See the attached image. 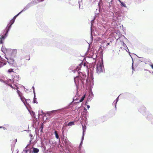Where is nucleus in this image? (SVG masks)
Masks as SVG:
<instances>
[{"mask_svg": "<svg viewBox=\"0 0 153 153\" xmlns=\"http://www.w3.org/2000/svg\"><path fill=\"white\" fill-rule=\"evenodd\" d=\"M41 128H42V129H43V127L42 126H41Z\"/></svg>", "mask_w": 153, "mask_h": 153, "instance_id": "obj_28", "label": "nucleus"}, {"mask_svg": "<svg viewBox=\"0 0 153 153\" xmlns=\"http://www.w3.org/2000/svg\"><path fill=\"white\" fill-rule=\"evenodd\" d=\"M7 84L8 85H9L12 88H13V87H12V85L11 84H10V83H8V82H7V84Z\"/></svg>", "mask_w": 153, "mask_h": 153, "instance_id": "obj_18", "label": "nucleus"}, {"mask_svg": "<svg viewBox=\"0 0 153 153\" xmlns=\"http://www.w3.org/2000/svg\"><path fill=\"white\" fill-rule=\"evenodd\" d=\"M109 44H110V43H107L106 44V46H107L108 45H109Z\"/></svg>", "mask_w": 153, "mask_h": 153, "instance_id": "obj_21", "label": "nucleus"}, {"mask_svg": "<svg viewBox=\"0 0 153 153\" xmlns=\"http://www.w3.org/2000/svg\"><path fill=\"white\" fill-rule=\"evenodd\" d=\"M12 80H11V79H9V80H8V81H7V82H8V83H10L9 82V81H10V82H12Z\"/></svg>", "mask_w": 153, "mask_h": 153, "instance_id": "obj_20", "label": "nucleus"}, {"mask_svg": "<svg viewBox=\"0 0 153 153\" xmlns=\"http://www.w3.org/2000/svg\"><path fill=\"white\" fill-rule=\"evenodd\" d=\"M14 79L16 81H18L20 79V78L19 76H16L15 77H14Z\"/></svg>", "mask_w": 153, "mask_h": 153, "instance_id": "obj_12", "label": "nucleus"}, {"mask_svg": "<svg viewBox=\"0 0 153 153\" xmlns=\"http://www.w3.org/2000/svg\"><path fill=\"white\" fill-rule=\"evenodd\" d=\"M36 98H35V97H34V98L33 101H34V103H36L37 102V101H36Z\"/></svg>", "mask_w": 153, "mask_h": 153, "instance_id": "obj_19", "label": "nucleus"}, {"mask_svg": "<svg viewBox=\"0 0 153 153\" xmlns=\"http://www.w3.org/2000/svg\"><path fill=\"white\" fill-rule=\"evenodd\" d=\"M29 137H30V143H31V141L33 139V135L32 134H30L29 135Z\"/></svg>", "mask_w": 153, "mask_h": 153, "instance_id": "obj_11", "label": "nucleus"}, {"mask_svg": "<svg viewBox=\"0 0 153 153\" xmlns=\"http://www.w3.org/2000/svg\"><path fill=\"white\" fill-rule=\"evenodd\" d=\"M13 69L11 68L10 69L8 70L7 72L9 73H10L11 72H13Z\"/></svg>", "mask_w": 153, "mask_h": 153, "instance_id": "obj_14", "label": "nucleus"}, {"mask_svg": "<svg viewBox=\"0 0 153 153\" xmlns=\"http://www.w3.org/2000/svg\"><path fill=\"white\" fill-rule=\"evenodd\" d=\"M83 65H84V66H85V64H84Z\"/></svg>", "mask_w": 153, "mask_h": 153, "instance_id": "obj_29", "label": "nucleus"}, {"mask_svg": "<svg viewBox=\"0 0 153 153\" xmlns=\"http://www.w3.org/2000/svg\"><path fill=\"white\" fill-rule=\"evenodd\" d=\"M85 95H84V96H83L82 97L81 99L79 100V101L78 102H77L79 103V102H82L84 100V99L85 98Z\"/></svg>", "mask_w": 153, "mask_h": 153, "instance_id": "obj_13", "label": "nucleus"}, {"mask_svg": "<svg viewBox=\"0 0 153 153\" xmlns=\"http://www.w3.org/2000/svg\"><path fill=\"white\" fill-rule=\"evenodd\" d=\"M33 152L34 153H38L39 152V150L37 148H33Z\"/></svg>", "mask_w": 153, "mask_h": 153, "instance_id": "obj_5", "label": "nucleus"}, {"mask_svg": "<svg viewBox=\"0 0 153 153\" xmlns=\"http://www.w3.org/2000/svg\"><path fill=\"white\" fill-rule=\"evenodd\" d=\"M74 125V122H71L69 123L67 125L68 126H70Z\"/></svg>", "mask_w": 153, "mask_h": 153, "instance_id": "obj_8", "label": "nucleus"}, {"mask_svg": "<svg viewBox=\"0 0 153 153\" xmlns=\"http://www.w3.org/2000/svg\"><path fill=\"white\" fill-rule=\"evenodd\" d=\"M26 60H29L30 59V57L29 56H26Z\"/></svg>", "mask_w": 153, "mask_h": 153, "instance_id": "obj_16", "label": "nucleus"}, {"mask_svg": "<svg viewBox=\"0 0 153 153\" xmlns=\"http://www.w3.org/2000/svg\"><path fill=\"white\" fill-rule=\"evenodd\" d=\"M42 130H43V129H42L41 130V131L42 132H43Z\"/></svg>", "mask_w": 153, "mask_h": 153, "instance_id": "obj_27", "label": "nucleus"}, {"mask_svg": "<svg viewBox=\"0 0 153 153\" xmlns=\"http://www.w3.org/2000/svg\"><path fill=\"white\" fill-rule=\"evenodd\" d=\"M150 66L152 67V68L153 69V64L151 65Z\"/></svg>", "mask_w": 153, "mask_h": 153, "instance_id": "obj_22", "label": "nucleus"}, {"mask_svg": "<svg viewBox=\"0 0 153 153\" xmlns=\"http://www.w3.org/2000/svg\"><path fill=\"white\" fill-rule=\"evenodd\" d=\"M83 65L82 62L76 68V70H74V72L77 71L79 75L75 77L74 81L76 86L78 88L79 86H82L84 84V82L85 80L86 75L82 73H80L79 71L80 70L81 65Z\"/></svg>", "mask_w": 153, "mask_h": 153, "instance_id": "obj_1", "label": "nucleus"}, {"mask_svg": "<svg viewBox=\"0 0 153 153\" xmlns=\"http://www.w3.org/2000/svg\"><path fill=\"white\" fill-rule=\"evenodd\" d=\"M0 81L2 82L5 83L6 84H7V82L6 81H4L2 79H0Z\"/></svg>", "mask_w": 153, "mask_h": 153, "instance_id": "obj_15", "label": "nucleus"}, {"mask_svg": "<svg viewBox=\"0 0 153 153\" xmlns=\"http://www.w3.org/2000/svg\"><path fill=\"white\" fill-rule=\"evenodd\" d=\"M27 152H28V151H27L26 152V153H27ZM29 153H31V151H29Z\"/></svg>", "mask_w": 153, "mask_h": 153, "instance_id": "obj_25", "label": "nucleus"}, {"mask_svg": "<svg viewBox=\"0 0 153 153\" xmlns=\"http://www.w3.org/2000/svg\"><path fill=\"white\" fill-rule=\"evenodd\" d=\"M87 107L88 108V109L89 108H90V106L89 105H87Z\"/></svg>", "mask_w": 153, "mask_h": 153, "instance_id": "obj_23", "label": "nucleus"}, {"mask_svg": "<svg viewBox=\"0 0 153 153\" xmlns=\"http://www.w3.org/2000/svg\"><path fill=\"white\" fill-rule=\"evenodd\" d=\"M39 1H43L44 0H38Z\"/></svg>", "mask_w": 153, "mask_h": 153, "instance_id": "obj_26", "label": "nucleus"}, {"mask_svg": "<svg viewBox=\"0 0 153 153\" xmlns=\"http://www.w3.org/2000/svg\"><path fill=\"white\" fill-rule=\"evenodd\" d=\"M64 141L66 145H68L70 143L67 139H65L64 140Z\"/></svg>", "mask_w": 153, "mask_h": 153, "instance_id": "obj_6", "label": "nucleus"}, {"mask_svg": "<svg viewBox=\"0 0 153 153\" xmlns=\"http://www.w3.org/2000/svg\"><path fill=\"white\" fill-rule=\"evenodd\" d=\"M12 142L14 144H15L17 142V139H14L13 141H12Z\"/></svg>", "mask_w": 153, "mask_h": 153, "instance_id": "obj_17", "label": "nucleus"}, {"mask_svg": "<svg viewBox=\"0 0 153 153\" xmlns=\"http://www.w3.org/2000/svg\"><path fill=\"white\" fill-rule=\"evenodd\" d=\"M119 1L121 3V5L124 7H126V4L123 2H121L120 0H119Z\"/></svg>", "mask_w": 153, "mask_h": 153, "instance_id": "obj_9", "label": "nucleus"}, {"mask_svg": "<svg viewBox=\"0 0 153 153\" xmlns=\"http://www.w3.org/2000/svg\"><path fill=\"white\" fill-rule=\"evenodd\" d=\"M1 127H0V128H1Z\"/></svg>", "mask_w": 153, "mask_h": 153, "instance_id": "obj_31", "label": "nucleus"}, {"mask_svg": "<svg viewBox=\"0 0 153 153\" xmlns=\"http://www.w3.org/2000/svg\"><path fill=\"white\" fill-rule=\"evenodd\" d=\"M21 100L22 101V102H23V103L25 105V103L26 102L27 103V101H29L30 100H26L24 97H21Z\"/></svg>", "mask_w": 153, "mask_h": 153, "instance_id": "obj_3", "label": "nucleus"}, {"mask_svg": "<svg viewBox=\"0 0 153 153\" xmlns=\"http://www.w3.org/2000/svg\"><path fill=\"white\" fill-rule=\"evenodd\" d=\"M25 10V8L23 9L22 11H21L19 13H18L12 19H14V20H15L16 19V17L19 15L23 11Z\"/></svg>", "mask_w": 153, "mask_h": 153, "instance_id": "obj_7", "label": "nucleus"}, {"mask_svg": "<svg viewBox=\"0 0 153 153\" xmlns=\"http://www.w3.org/2000/svg\"><path fill=\"white\" fill-rule=\"evenodd\" d=\"M105 42H105V40L104 41H103V44H105Z\"/></svg>", "mask_w": 153, "mask_h": 153, "instance_id": "obj_24", "label": "nucleus"}, {"mask_svg": "<svg viewBox=\"0 0 153 153\" xmlns=\"http://www.w3.org/2000/svg\"><path fill=\"white\" fill-rule=\"evenodd\" d=\"M96 69L97 72L98 73H100L103 72L104 68L101 63H99L97 65Z\"/></svg>", "mask_w": 153, "mask_h": 153, "instance_id": "obj_2", "label": "nucleus"}, {"mask_svg": "<svg viewBox=\"0 0 153 153\" xmlns=\"http://www.w3.org/2000/svg\"><path fill=\"white\" fill-rule=\"evenodd\" d=\"M14 21H15V20H14V19H12L11 21H10V25L9 26V27H8V29L7 30V32H8V30H9V28L11 27V25L13 24L14 22Z\"/></svg>", "mask_w": 153, "mask_h": 153, "instance_id": "obj_4", "label": "nucleus"}, {"mask_svg": "<svg viewBox=\"0 0 153 153\" xmlns=\"http://www.w3.org/2000/svg\"><path fill=\"white\" fill-rule=\"evenodd\" d=\"M85 110H86V109L85 108Z\"/></svg>", "mask_w": 153, "mask_h": 153, "instance_id": "obj_30", "label": "nucleus"}, {"mask_svg": "<svg viewBox=\"0 0 153 153\" xmlns=\"http://www.w3.org/2000/svg\"><path fill=\"white\" fill-rule=\"evenodd\" d=\"M54 133H55V135L57 139H58L59 138V135L58 134V133H57V131H55Z\"/></svg>", "mask_w": 153, "mask_h": 153, "instance_id": "obj_10", "label": "nucleus"}]
</instances>
